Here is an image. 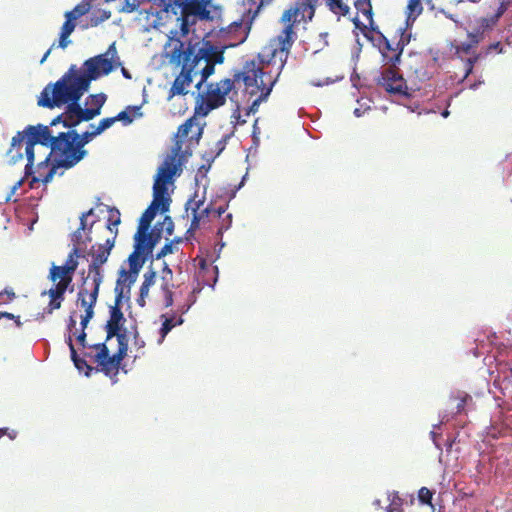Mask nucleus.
<instances>
[{
    "label": "nucleus",
    "instance_id": "f257e3e1",
    "mask_svg": "<svg viewBox=\"0 0 512 512\" xmlns=\"http://www.w3.org/2000/svg\"><path fill=\"white\" fill-rule=\"evenodd\" d=\"M324 1L328 9L336 15L346 16L350 12V7L345 3V0ZM316 3V0H297L294 6L283 13L281 21L285 24V27L277 37L278 47L275 49L274 55L278 51L285 53V55L288 54L296 37L294 25L301 21L311 20L315 14ZM354 6L372 25L373 12L371 0H355Z\"/></svg>",
    "mask_w": 512,
    "mask_h": 512
},
{
    "label": "nucleus",
    "instance_id": "680f3d73",
    "mask_svg": "<svg viewBox=\"0 0 512 512\" xmlns=\"http://www.w3.org/2000/svg\"><path fill=\"white\" fill-rule=\"evenodd\" d=\"M76 327V319L74 318L73 315H71L69 317V322H68V329L71 331L73 328Z\"/></svg>",
    "mask_w": 512,
    "mask_h": 512
},
{
    "label": "nucleus",
    "instance_id": "4468645a",
    "mask_svg": "<svg viewBox=\"0 0 512 512\" xmlns=\"http://www.w3.org/2000/svg\"><path fill=\"white\" fill-rule=\"evenodd\" d=\"M171 58L172 61L181 64L182 68L169 90V98L176 95H186L188 93L187 87L192 83L193 76L198 74L196 67L192 64L190 59L182 54V51L177 46L173 49Z\"/></svg>",
    "mask_w": 512,
    "mask_h": 512
},
{
    "label": "nucleus",
    "instance_id": "e433bc0d",
    "mask_svg": "<svg viewBox=\"0 0 512 512\" xmlns=\"http://www.w3.org/2000/svg\"><path fill=\"white\" fill-rule=\"evenodd\" d=\"M74 28L70 27L68 23H63L61 27L60 37H59V47L66 48L70 41L68 37L73 33Z\"/></svg>",
    "mask_w": 512,
    "mask_h": 512
},
{
    "label": "nucleus",
    "instance_id": "79ce46f5",
    "mask_svg": "<svg viewBox=\"0 0 512 512\" xmlns=\"http://www.w3.org/2000/svg\"><path fill=\"white\" fill-rule=\"evenodd\" d=\"M181 241L180 238H176L175 240L169 242V243H166L162 248L161 250L157 253L156 255V258L157 259H160L168 254H172L175 250V246H174V242L175 243H179Z\"/></svg>",
    "mask_w": 512,
    "mask_h": 512
},
{
    "label": "nucleus",
    "instance_id": "f8f14e48",
    "mask_svg": "<svg viewBox=\"0 0 512 512\" xmlns=\"http://www.w3.org/2000/svg\"><path fill=\"white\" fill-rule=\"evenodd\" d=\"M235 74L233 79L225 78L216 83L207 85V90L204 94H199L200 103L198 106L199 112L202 115H207L214 109L223 106L226 103V96L234 89Z\"/></svg>",
    "mask_w": 512,
    "mask_h": 512
},
{
    "label": "nucleus",
    "instance_id": "052dcab7",
    "mask_svg": "<svg viewBox=\"0 0 512 512\" xmlns=\"http://www.w3.org/2000/svg\"><path fill=\"white\" fill-rule=\"evenodd\" d=\"M210 213H213V212H212V207H210V206H207V207H206V208H204L201 212H199V214H201V215H202V219H203L204 217H208V216L210 215Z\"/></svg>",
    "mask_w": 512,
    "mask_h": 512
},
{
    "label": "nucleus",
    "instance_id": "423d86ee",
    "mask_svg": "<svg viewBox=\"0 0 512 512\" xmlns=\"http://www.w3.org/2000/svg\"><path fill=\"white\" fill-rule=\"evenodd\" d=\"M52 153H55L59 159L55 160L51 166V170L46 175V180H52L58 168L70 169L78 164L88 153L79 144L78 140L74 139L72 131L59 132L52 142Z\"/></svg>",
    "mask_w": 512,
    "mask_h": 512
},
{
    "label": "nucleus",
    "instance_id": "a18cd8bd",
    "mask_svg": "<svg viewBox=\"0 0 512 512\" xmlns=\"http://www.w3.org/2000/svg\"><path fill=\"white\" fill-rule=\"evenodd\" d=\"M117 122L116 116L107 117L100 120L96 128L100 133L104 132L106 129L110 128L114 123Z\"/></svg>",
    "mask_w": 512,
    "mask_h": 512
},
{
    "label": "nucleus",
    "instance_id": "bb28decb",
    "mask_svg": "<svg viewBox=\"0 0 512 512\" xmlns=\"http://www.w3.org/2000/svg\"><path fill=\"white\" fill-rule=\"evenodd\" d=\"M68 346L71 354V359L75 365V367L80 371L84 372L86 376H89L93 370V368L87 364L86 360L84 358H81L78 356L76 349L73 345L72 338L69 336L68 338Z\"/></svg>",
    "mask_w": 512,
    "mask_h": 512
},
{
    "label": "nucleus",
    "instance_id": "e2e57ef3",
    "mask_svg": "<svg viewBox=\"0 0 512 512\" xmlns=\"http://www.w3.org/2000/svg\"><path fill=\"white\" fill-rule=\"evenodd\" d=\"M353 23L355 25L356 28H359L361 30L365 29L366 28V25L362 24L358 18H354L353 19Z\"/></svg>",
    "mask_w": 512,
    "mask_h": 512
},
{
    "label": "nucleus",
    "instance_id": "69168bd1",
    "mask_svg": "<svg viewBox=\"0 0 512 512\" xmlns=\"http://www.w3.org/2000/svg\"><path fill=\"white\" fill-rule=\"evenodd\" d=\"M137 303L140 307H144L146 305V297L140 296L137 299Z\"/></svg>",
    "mask_w": 512,
    "mask_h": 512
},
{
    "label": "nucleus",
    "instance_id": "338daca9",
    "mask_svg": "<svg viewBox=\"0 0 512 512\" xmlns=\"http://www.w3.org/2000/svg\"><path fill=\"white\" fill-rule=\"evenodd\" d=\"M482 83H483V82L479 80V81H476V82H474V83L469 84V85H468V87H469L470 89H472V90H475V89H477V88L479 87V85H481Z\"/></svg>",
    "mask_w": 512,
    "mask_h": 512
},
{
    "label": "nucleus",
    "instance_id": "473e14b6",
    "mask_svg": "<svg viewBox=\"0 0 512 512\" xmlns=\"http://www.w3.org/2000/svg\"><path fill=\"white\" fill-rule=\"evenodd\" d=\"M80 245L74 244L73 249L69 253L64 266L70 270L73 274L77 270L78 267V258L81 256V249L79 247Z\"/></svg>",
    "mask_w": 512,
    "mask_h": 512
},
{
    "label": "nucleus",
    "instance_id": "9b49d317",
    "mask_svg": "<svg viewBox=\"0 0 512 512\" xmlns=\"http://www.w3.org/2000/svg\"><path fill=\"white\" fill-rule=\"evenodd\" d=\"M74 274L68 270L64 265L52 264L49 271V280L56 282L55 287L50 288L48 291H43L42 295H48L50 301L47 306V312L52 313L54 310L60 309L62 302L65 298V293L73 281Z\"/></svg>",
    "mask_w": 512,
    "mask_h": 512
},
{
    "label": "nucleus",
    "instance_id": "4be33fe9",
    "mask_svg": "<svg viewBox=\"0 0 512 512\" xmlns=\"http://www.w3.org/2000/svg\"><path fill=\"white\" fill-rule=\"evenodd\" d=\"M52 152H49L48 155L37 164L36 167V175H34L30 181V188H34L35 184L38 182H42L43 184H47L52 180H46L45 177L51 170V166L54 162H51Z\"/></svg>",
    "mask_w": 512,
    "mask_h": 512
},
{
    "label": "nucleus",
    "instance_id": "b1692460",
    "mask_svg": "<svg viewBox=\"0 0 512 512\" xmlns=\"http://www.w3.org/2000/svg\"><path fill=\"white\" fill-rule=\"evenodd\" d=\"M147 255H149V253L146 252L143 244L134 242V251L128 257L130 270L133 271V273H139Z\"/></svg>",
    "mask_w": 512,
    "mask_h": 512
},
{
    "label": "nucleus",
    "instance_id": "5701e85b",
    "mask_svg": "<svg viewBox=\"0 0 512 512\" xmlns=\"http://www.w3.org/2000/svg\"><path fill=\"white\" fill-rule=\"evenodd\" d=\"M80 225L78 229L72 234V241L76 245H86L92 241L90 236L94 222L90 225L87 223V219L80 216Z\"/></svg>",
    "mask_w": 512,
    "mask_h": 512
},
{
    "label": "nucleus",
    "instance_id": "7c9ffc66",
    "mask_svg": "<svg viewBox=\"0 0 512 512\" xmlns=\"http://www.w3.org/2000/svg\"><path fill=\"white\" fill-rule=\"evenodd\" d=\"M423 6L421 0H408L406 14V24L410 25L422 13Z\"/></svg>",
    "mask_w": 512,
    "mask_h": 512
},
{
    "label": "nucleus",
    "instance_id": "6ab92c4d",
    "mask_svg": "<svg viewBox=\"0 0 512 512\" xmlns=\"http://www.w3.org/2000/svg\"><path fill=\"white\" fill-rule=\"evenodd\" d=\"M121 304L122 302H117L115 299V304L110 307V317L105 326L107 332L106 341L120 333L123 323L125 322Z\"/></svg>",
    "mask_w": 512,
    "mask_h": 512
},
{
    "label": "nucleus",
    "instance_id": "4d7b16f0",
    "mask_svg": "<svg viewBox=\"0 0 512 512\" xmlns=\"http://www.w3.org/2000/svg\"><path fill=\"white\" fill-rule=\"evenodd\" d=\"M233 118L236 119L237 123L238 124H244L246 121L245 120H240V110L239 108H237L234 112H233V115H232Z\"/></svg>",
    "mask_w": 512,
    "mask_h": 512
},
{
    "label": "nucleus",
    "instance_id": "ddd939ff",
    "mask_svg": "<svg viewBox=\"0 0 512 512\" xmlns=\"http://www.w3.org/2000/svg\"><path fill=\"white\" fill-rule=\"evenodd\" d=\"M379 51L385 66L396 67L400 61L404 47L410 42V34L404 28H399L392 39L379 32Z\"/></svg>",
    "mask_w": 512,
    "mask_h": 512
},
{
    "label": "nucleus",
    "instance_id": "393cba45",
    "mask_svg": "<svg viewBox=\"0 0 512 512\" xmlns=\"http://www.w3.org/2000/svg\"><path fill=\"white\" fill-rule=\"evenodd\" d=\"M506 10H507V3L501 2L494 15H492L491 17H481L478 20L479 27H478L476 33H474V35H477V37H479V35L483 31H485L486 29L492 28L498 22L499 18L505 13Z\"/></svg>",
    "mask_w": 512,
    "mask_h": 512
},
{
    "label": "nucleus",
    "instance_id": "cd10ccee",
    "mask_svg": "<svg viewBox=\"0 0 512 512\" xmlns=\"http://www.w3.org/2000/svg\"><path fill=\"white\" fill-rule=\"evenodd\" d=\"M141 110V105H138V106H133V105H130V106H127L125 108V110L119 112L117 115H116V119L117 121H121L123 123V125H129L133 122V120L135 118H140L142 117V112L140 111Z\"/></svg>",
    "mask_w": 512,
    "mask_h": 512
},
{
    "label": "nucleus",
    "instance_id": "bf43d9fd",
    "mask_svg": "<svg viewBox=\"0 0 512 512\" xmlns=\"http://www.w3.org/2000/svg\"><path fill=\"white\" fill-rule=\"evenodd\" d=\"M149 287H146V285H141L140 287V296H143V297H148L149 295Z\"/></svg>",
    "mask_w": 512,
    "mask_h": 512
},
{
    "label": "nucleus",
    "instance_id": "20e7f679",
    "mask_svg": "<svg viewBox=\"0 0 512 512\" xmlns=\"http://www.w3.org/2000/svg\"><path fill=\"white\" fill-rule=\"evenodd\" d=\"M120 64L115 43H112L105 53L85 60L83 72L76 65H71L61 78L68 76L70 84L87 91L92 80L108 75Z\"/></svg>",
    "mask_w": 512,
    "mask_h": 512
},
{
    "label": "nucleus",
    "instance_id": "39448f33",
    "mask_svg": "<svg viewBox=\"0 0 512 512\" xmlns=\"http://www.w3.org/2000/svg\"><path fill=\"white\" fill-rule=\"evenodd\" d=\"M266 73L263 72L262 63L256 62L255 60L246 61L242 71L235 73V80H242L246 90H251L249 93L254 95L260 93L257 99H255L250 105L247 115L255 113L258 110L259 104L266 100L272 91L275 80L268 75V81L264 78Z\"/></svg>",
    "mask_w": 512,
    "mask_h": 512
},
{
    "label": "nucleus",
    "instance_id": "3c124183",
    "mask_svg": "<svg viewBox=\"0 0 512 512\" xmlns=\"http://www.w3.org/2000/svg\"><path fill=\"white\" fill-rule=\"evenodd\" d=\"M140 3L138 0H125L123 5V11L131 13L139 7Z\"/></svg>",
    "mask_w": 512,
    "mask_h": 512
},
{
    "label": "nucleus",
    "instance_id": "72a5a7b5",
    "mask_svg": "<svg viewBox=\"0 0 512 512\" xmlns=\"http://www.w3.org/2000/svg\"><path fill=\"white\" fill-rule=\"evenodd\" d=\"M470 42L469 43H462L461 45L457 46L456 48V54L462 58L463 55H469L471 53V50L478 44L479 39L477 35H474V33H469Z\"/></svg>",
    "mask_w": 512,
    "mask_h": 512
},
{
    "label": "nucleus",
    "instance_id": "2f4dec72",
    "mask_svg": "<svg viewBox=\"0 0 512 512\" xmlns=\"http://www.w3.org/2000/svg\"><path fill=\"white\" fill-rule=\"evenodd\" d=\"M156 214H157V212H155V210H153L149 206L146 208V210L143 212V214L141 215V217L139 219V223H138V227H137V231H136V232H139V236L142 235V233H144L146 230H149V228L151 226V222L155 218Z\"/></svg>",
    "mask_w": 512,
    "mask_h": 512
},
{
    "label": "nucleus",
    "instance_id": "09e8293b",
    "mask_svg": "<svg viewBox=\"0 0 512 512\" xmlns=\"http://www.w3.org/2000/svg\"><path fill=\"white\" fill-rule=\"evenodd\" d=\"M468 401H472V397L468 394H463L461 397H459L457 405H456V413H462L465 409V406Z\"/></svg>",
    "mask_w": 512,
    "mask_h": 512
},
{
    "label": "nucleus",
    "instance_id": "f704fd0d",
    "mask_svg": "<svg viewBox=\"0 0 512 512\" xmlns=\"http://www.w3.org/2000/svg\"><path fill=\"white\" fill-rule=\"evenodd\" d=\"M78 107V120H81V122H88L92 119H94L96 116L100 115L98 113V109L90 108H83L79 102H77Z\"/></svg>",
    "mask_w": 512,
    "mask_h": 512
},
{
    "label": "nucleus",
    "instance_id": "c85d7f7f",
    "mask_svg": "<svg viewBox=\"0 0 512 512\" xmlns=\"http://www.w3.org/2000/svg\"><path fill=\"white\" fill-rule=\"evenodd\" d=\"M161 318L163 319L162 326L160 328V339L159 343H162L166 335L176 326H179L183 323V319L181 316L176 317L175 315L167 316L162 315Z\"/></svg>",
    "mask_w": 512,
    "mask_h": 512
},
{
    "label": "nucleus",
    "instance_id": "a19ab883",
    "mask_svg": "<svg viewBox=\"0 0 512 512\" xmlns=\"http://www.w3.org/2000/svg\"><path fill=\"white\" fill-rule=\"evenodd\" d=\"M479 56L477 54H473V56H470L465 61V74L462 78V82H465L468 78V76L472 73L474 64L478 61Z\"/></svg>",
    "mask_w": 512,
    "mask_h": 512
},
{
    "label": "nucleus",
    "instance_id": "c03bdc74",
    "mask_svg": "<svg viewBox=\"0 0 512 512\" xmlns=\"http://www.w3.org/2000/svg\"><path fill=\"white\" fill-rule=\"evenodd\" d=\"M432 497L433 493L430 489H428L427 487L420 488L418 492V498L422 504H431Z\"/></svg>",
    "mask_w": 512,
    "mask_h": 512
},
{
    "label": "nucleus",
    "instance_id": "0e129e2a",
    "mask_svg": "<svg viewBox=\"0 0 512 512\" xmlns=\"http://www.w3.org/2000/svg\"><path fill=\"white\" fill-rule=\"evenodd\" d=\"M1 318L14 319L15 316L9 312H0Z\"/></svg>",
    "mask_w": 512,
    "mask_h": 512
},
{
    "label": "nucleus",
    "instance_id": "c9c22d12",
    "mask_svg": "<svg viewBox=\"0 0 512 512\" xmlns=\"http://www.w3.org/2000/svg\"><path fill=\"white\" fill-rule=\"evenodd\" d=\"M388 499L390 501V504L387 507V512H401L403 500L402 498H400L398 493L395 491L389 493Z\"/></svg>",
    "mask_w": 512,
    "mask_h": 512
},
{
    "label": "nucleus",
    "instance_id": "dca6fc26",
    "mask_svg": "<svg viewBox=\"0 0 512 512\" xmlns=\"http://www.w3.org/2000/svg\"><path fill=\"white\" fill-rule=\"evenodd\" d=\"M395 68L389 66L384 69L378 79V84L390 94L408 96L406 81Z\"/></svg>",
    "mask_w": 512,
    "mask_h": 512
},
{
    "label": "nucleus",
    "instance_id": "4c0bfd02",
    "mask_svg": "<svg viewBox=\"0 0 512 512\" xmlns=\"http://www.w3.org/2000/svg\"><path fill=\"white\" fill-rule=\"evenodd\" d=\"M191 202H193L194 206L192 207L193 218H192V221H191L190 229H194L195 230V229L199 228L200 221L202 220V215L199 214L198 210L203 205V201L202 200L190 201L189 203H191Z\"/></svg>",
    "mask_w": 512,
    "mask_h": 512
},
{
    "label": "nucleus",
    "instance_id": "7ed1b4c3",
    "mask_svg": "<svg viewBox=\"0 0 512 512\" xmlns=\"http://www.w3.org/2000/svg\"><path fill=\"white\" fill-rule=\"evenodd\" d=\"M55 136L49 126L42 124L29 125L23 131H18L16 135L13 136L11 146L7 152L10 163H17L22 160L25 155L27 158L25 177L31 176L34 173L35 145L41 144L52 148V142H54Z\"/></svg>",
    "mask_w": 512,
    "mask_h": 512
},
{
    "label": "nucleus",
    "instance_id": "2eb2a0df",
    "mask_svg": "<svg viewBox=\"0 0 512 512\" xmlns=\"http://www.w3.org/2000/svg\"><path fill=\"white\" fill-rule=\"evenodd\" d=\"M182 140H176L172 147L171 153L164 159L163 163L158 168V173L155 177L154 184H159L160 187H167L176 174H180L181 163L178 161L182 151Z\"/></svg>",
    "mask_w": 512,
    "mask_h": 512
},
{
    "label": "nucleus",
    "instance_id": "9d476101",
    "mask_svg": "<svg viewBox=\"0 0 512 512\" xmlns=\"http://www.w3.org/2000/svg\"><path fill=\"white\" fill-rule=\"evenodd\" d=\"M177 47L197 68L201 61L211 64H221L224 61V50L214 46L210 41L201 42L198 38L188 42L176 40Z\"/></svg>",
    "mask_w": 512,
    "mask_h": 512
},
{
    "label": "nucleus",
    "instance_id": "412c9836",
    "mask_svg": "<svg viewBox=\"0 0 512 512\" xmlns=\"http://www.w3.org/2000/svg\"><path fill=\"white\" fill-rule=\"evenodd\" d=\"M170 198L167 195V187H160L159 184L153 185V200L149 205L155 212L165 213L170 207Z\"/></svg>",
    "mask_w": 512,
    "mask_h": 512
},
{
    "label": "nucleus",
    "instance_id": "49530a36",
    "mask_svg": "<svg viewBox=\"0 0 512 512\" xmlns=\"http://www.w3.org/2000/svg\"><path fill=\"white\" fill-rule=\"evenodd\" d=\"M161 231L165 230L168 236H171L174 232V222L170 216H165L161 223Z\"/></svg>",
    "mask_w": 512,
    "mask_h": 512
},
{
    "label": "nucleus",
    "instance_id": "58836bf2",
    "mask_svg": "<svg viewBox=\"0 0 512 512\" xmlns=\"http://www.w3.org/2000/svg\"><path fill=\"white\" fill-rule=\"evenodd\" d=\"M215 71V64L211 63H205L204 68H202L198 73L201 74V80L196 85V87L199 89L203 82L207 80L208 77H210Z\"/></svg>",
    "mask_w": 512,
    "mask_h": 512
},
{
    "label": "nucleus",
    "instance_id": "6e6552de",
    "mask_svg": "<svg viewBox=\"0 0 512 512\" xmlns=\"http://www.w3.org/2000/svg\"><path fill=\"white\" fill-rule=\"evenodd\" d=\"M116 219H113L112 216L108 219L107 229L114 233L112 238L106 239L104 244H100L95 249V246L92 247L91 255L92 262L88 268V276L84 279L88 282V288L90 289H100V285L103 282V275L101 266L106 263L110 252L115 244V238L117 235V226L120 224V213L116 209Z\"/></svg>",
    "mask_w": 512,
    "mask_h": 512
},
{
    "label": "nucleus",
    "instance_id": "ea45409f",
    "mask_svg": "<svg viewBox=\"0 0 512 512\" xmlns=\"http://www.w3.org/2000/svg\"><path fill=\"white\" fill-rule=\"evenodd\" d=\"M89 99H91V107L93 109H98V113H101V108L106 101V95L103 93L90 95Z\"/></svg>",
    "mask_w": 512,
    "mask_h": 512
},
{
    "label": "nucleus",
    "instance_id": "aec40b11",
    "mask_svg": "<svg viewBox=\"0 0 512 512\" xmlns=\"http://www.w3.org/2000/svg\"><path fill=\"white\" fill-rule=\"evenodd\" d=\"M160 223H157L150 231L146 230L142 235L139 236V232L134 235V242L141 243L144 249L149 254L152 253L153 248L161 239V229L158 228Z\"/></svg>",
    "mask_w": 512,
    "mask_h": 512
},
{
    "label": "nucleus",
    "instance_id": "de8ad7c7",
    "mask_svg": "<svg viewBox=\"0 0 512 512\" xmlns=\"http://www.w3.org/2000/svg\"><path fill=\"white\" fill-rule=\"evenodd\" d=\"M162 290L164 292V305H165V307H171L173 305V293L169 289L167 283L162 285Z\"/></svg>",
    "mask_w": 512,
    "mask_h": 512
},
{
    "label": "nucleus",
    "instance_id": "c756f323",
    "mask_svg": "<svg viewBox=\"0 0 512 512\" xmlns=\"http://www.w3.org/2000/svg\"><path fill=\"white\" fill-rule=\"evenodd\" d=\"M71 131L74 139L78 140L83 149L93 138L101 134L94 124H90L89 130L83 132L81 135L76 130Z\"/></svg>",
    "mask_w": 512,
    "mask_h": 512
},
{
    "label": "nucleus",
    "instance_id": "774afa93",
    "mask_svg": "<svg viewBox=\"0 0 512 512\" xmlns=\"http://www.w3.org/2000/svg\"><path fill=\"white\" fill-rule=\"evenodd\" d=\"M93 214H94V209H93V208H91V209H89L88 211L83 212V213L81 214V216L87 219L89 216H91V215H93Z\"/></svg>",
    "mask_w": 512,
    "mask_h": 512
},
{
    "label": "nucleus",
    "instance_id": "6e6d98bb",
    "mask_svg": "<svg viewBox=\"0 0 512 512\" xmlns=\"http://www.w3.org/2000/svg\"><path fill=\"white\" fill-rule=\"evenodd\" d=\"M163 273L165 274V275H163V280H166L167 276H169L170 280L172 279V276H173L172 270L168 267L167 264H165V267L163 269Z\"/></svg>",
    "mask_w": 512,
    "mask_h": 512
},
{
    "label": "nucleus",
    "instance_id": "f3484780",
    "mask_svg": "<svg viewBox=\"0 0 512 512\" xmlns=\"http://www.w3.org/2000/svg\"><path fill=\"white\" fill-rule=\"evenodd\" d=\"M99 290L88 288L87 280L83 281L82 287L77 294V302L85 308V314L81 316V331H85L89 321L94 316V307L97 302Z\"/></svg>",
    "mask_w": 512,
    "mask_h": 512
},
{
    "label": "nucleus",
    "instance_id": "1a4fd4ad",
    "mask_svg": "<svg viewBox=\"0 0 512 512\" xmlns=\"http://www.w3.org/2000/svg\"><path fill=\"white\" fill-rule=\"evenodd\" d=\"M114 337L118 341V350L115 354L110 355V351L105 343H97L90 346V348L97 351L94 356L88 352L84 354L85 357H92L94 362L100 367V371L110 377L118 374L120 364L126 357L128 350V339L125 333H118Z\"/></svg>",
    "mask_w": 512,
    "mask_h": 512
},
{
    "label": "nucleus",
    "instance_id": "a878e982",
    "mask_svg": "<svg viewBox=\"0 0 512 512\" xmlns=\"http://www.w3.org/2000/svg\"><path fill=\"white\" fill-rule=\"evenodd\" d=\"M91 9V5L89 2H81L78 5H76L72 10L67 11L65 13V22L70 25V27L74 28L76 27V20H78L83 15L87 14Z\"/></svg>",
    "mask_w": 512,
    "mask_h": 512
},
{
    "label": "nucleus",
    "instance_id": "864d4df0",
    "mask_svg": "<svg viewBox=\"0 0 512 512\" xmlns=\"http://www.w3.org/2000/svg\"><path fill=\"white\" fill-rule=\"evenodd\" d=\"M86 332L85 331H81L78 335H77V341L78 343L83 347V348H86L87 347V343H86ZM91 345L88 346L89 349Z\"/></svg>",
    "mask_w": 512,
    "mask_h": 512
},
{
    "label": "nucleus",
    "instance_id": "8fccbe9b",
    "mask_svg": "<svg viewBox=\"0 0 512 512\" xmlns=\"http://www.w3.org/2000/svg\"><path fill=\"white\" fill-rule=\"evenodd\" d=\"M156 279V272L150 269L144 274V281L142 285H146V287H151L154 285Z\"/></svg>",
    "mask_w": 512,
    "mask_h": 512
},
{
    "label": "nucleus",
    "instance_id": "13d9d810",
    "mask_svg": "<svg viewBox=\"0 0 512 512\" xmlns=\"http://www.w3.org/2000/svg\"><path fill=\"white\" fill-rule=\"evenodd\" d=\"M226 211V207L220 206L218 208H212V212L217 216L221 217V215Z\"/></svg>",
    "mask_w": 512,
    "mask_h": 512
},
{
    "label": "nucleus",
    "instance_id": "0eeeda50",
    "mask_svg": "<svg viewBox=\"0 0 512 512\" xmlns=\"http://www.w3.org/2000/svg\"><path fill=\"white\" fill-rule=\"evenodd\" d=\"M210 0H160L163 11L172 14L180 21V30L183 36L189 32V26L195 22V17L201 19L209 18V11L206 9Z\"/></svg>",
    "mask_w": 512,
    "mask_h": 512
},
{
    "label": "nucleus",
    "instance_id": "603ef678",
    "mask_svg": "<svg viewBox=\"0 0 512 512\" xmlns=\"http://www.w3.org/2000/svg\"><path fill=\"white\" fill-rule=\"evenodd\" d=\"M248 2L256 6L254 14H257L262 6L270 4L272 0H248Z\"/></svg>",
    "mask_w": 512,
    "mask_h": 512
},
{
    "label": "nucleus",
    "instance_id": "f03ea898",
    "mask_svg": "<svg viewBox=\"0 0 512 512\" xmlns=\"http://www.w3.org/2000/svg\"><path fill=\"white\" fill-rule=\"evenodd\" d=\"M85 92L70 84L67 76L66 78H60L54 84L45 86L38 97L37 103L39 106L49 109L66 105L65 111L54 118L50 122V126L53 127L61 123L63 127L74 130L81 123V120H78L77 102L80 101Z\"/></svg>",
    "mask_w": 512,
    "mask_h": 512
},
{
    "label": "nucleus",
    "instance_id": "37998d69",
    "mask_svg": "<svg viewBox=\"0 0 512 512\" xmlns=\"http://www.w3.org/2000/svg\"><path fill=\"white\" fill-rule=\"evenodd\" d=\"M193 125H194L193 119L190 118V119L186 120L183 124H181L178 127L177 136L180 138L187 137L191 128L193 127Z\"/></svg>",
    "mask_w": 512,
    "mask_h": 512
},
{
    "label": "nucleus",
    "instance_id": "a211bd4d",
    "mask_svg": "<svg viewBox=\"0 0 512 512\" xmlns=\"http://www.w3.org/2000/svg\"><path fill=\"white\" fill-rule=\"evenodd\" d=\"M138 274L133 271L121 269L115 285V298L117 302H122L123 299H129L131 286L135 283Z\"/></svg>",
    "mask_w": 512,
    "mask_h": 512
},
{
    "label": "nucleus",
    "instance_id": "5fc2aeb1",
    "mask_svg": "<svg viewBox=\"0 0 512 512\" xmlns=\"http://www.w3.org/2000/svg\"><path fill=\"white\" fill-rule=\"evenodd\" d=\"M2 435H7L10 439H15L17 436V432L15 430L9 431L8 428L0 429V437Z\"/></svg>",
    "mask_w": 512,
    "mask_h": 512
}]
</instances>
